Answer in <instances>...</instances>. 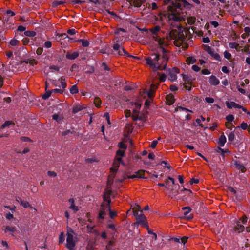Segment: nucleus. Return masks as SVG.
<instances>
[{
  "label": "nucleus",
  "mask_w": 250,
  "mask_h": 250,
  "mask_svg": "<svg viewBox=\"0 0 250 250\" xmlns=\"http://www.w3.org/2000/svg\"><path fill=\"white\" fill-rule=\"evenodd\" d=\"M78 42H81L83 47H88L89 45V42L86 40L80 39L78 40Z\"/></svg>",
  "instance_id": "nucleus-30"
},
{
  "label": "nucleus",
  "mask_w": 250,
  "mask_h": 250,
  "mask_svg": "<svg viewBox=\"0 0 250 250\" xmlns=\"http://www.w3.org/2000/svg\"><path fill=\"white\" fill-rule=\"evenodd\" d=\"M239 127H241L243 130H246L247 129H248L249 126L246 123L242 122L240 124V126L236 127V128H239Z\"/></svg>",
  "instance_id": "nucleus-47"
},
{
  "label": "nucleus",
  "mask_w": 250,
  "mask_h": 250,
  "mask_svg": "<svg viewBox=\"0 0 250 250\" xmlns=\"http://www.w3.org/2000/svg\"><path fill=\"white\" fill-rule=\"evenodd\" d=\"M147 7L148 8H151L152 10H156L158 8L157 4L155 2L149 4V5Z\"/></svg>",
  "instance_id": "nucleus-46"
},
{
  "label": "nucleus",
  "mask_w": 250,
  "mask_h": 250,
  "mask_svg": "<svg viewBox=\"0 0 250 250\" xmlns=\"http://www.w3.org/2000/svg\"><path fill=\"white\" fill-rule=\"evenodd\" d=\"M210 71L207 69H204L201 71V73L203 75H208L210 74Z\"/></svg>",
  "instance_id": "nucleus-64"
},
{
  "label": "nucleus",
  "mask_w": 250,
  "mask_h": 250,
  "mask_svg": "<svg viewBox=\"0 0 250 250\" xmlns=\"http://www.w3.org/2000/svg\"><path fill=\"white\" fill-rule=\"evenodd\" d=\"M15 13L10 10H8L6 12V16H13L15 15Z\"/></svg>",
  "instance_id": "nucleus-62"
},
{
  "label": "nucleus",
  "mask_w": 250,
  "mask_h": 250,
  "mask_svg": "<svg viewBox=\"0 0 250 250\" xmlns=\"http://www.w3.org/2000/svg\"><path fill=\"white\" fill-rule=\"evenodd\" d=\"M226 142V138L224 134L221 135L220 136L218 141V146H219L221 147H223L224 146Z\"/></svg>",
  "instance_id": "nucleus-15"
},
{
  "label": "nucleus",
  "mask_w": 250,
  "mask_h": 250,
  "mask_svg": "<svg viewBox=\"0 0 250 250\" xmlns=\"http://www.w3.org/2000/svg\"><path fill=\"white\" fill-rule=\"evenodd\" d=\"M146 0H132L130 4L135 7H140L142 4L146 2Z\"/></svg>",
  "instance_id": "nucleus-11"
},
{
  "label": "nucleus",
  "mask_w": 250,
  "mask_h": 250,
  "mask_svg": "<svg viewBox=\"0 0 250 250\" xmlns=\"http://www.w3.org/2000/svg\"><path fill=\"white\" fill-rule=\"evenodd\" d=\"M111 193V191L109 190L108 191V196H106L105 193H104L103 195V199L104 201H106L108 203V200L110 199L109 196ZM108 207V204H107V206Z\"/></svg>",
  "instance_id": "nucleus-42"
},
{
  "label": "nucleus",
  "mask_w": 250,
  "mask_h": 250,
  "mask_svg": "<svg viewBox=\"0 0 250 250\" xmlns=\"http://www.w3.org/2000/svg\"><path fill=\"white\" fill-rule=\"evenodd\" d=\"M145 171L144 170H140L135 172L136 175H140L141 177H137V178H144V175Z\"/></svg>",
  "instance_id": "nucleus-44"
},
{
  "label": "nucleus",
  "mask_w": 250,
  "mask_h": 250,
  "mask_svg": "<svg viewBox=\"0 0 250 250\" xmlns=\"http://www.w3.org/2000/svg\"><path fill=\"white\" fill-rule=\"evenodd\" d=\"M82 109L81 106H75L73 108L72 112L73 113H77L78 112L81 111Z\"/></svg>",
  "instance_id": "nucleus-53"
},
{
  "label": "nucleus",
  "mask_w": 250,
  "mask_h": 250,
  "mask_svg": "<svg viewBox=\"0 0 250 250\" xmlns=\"http://www.w3.org/2000/svg\"><path fill=\"white\" fill-rule=\"evenodd\" d=\"M148 112L147 111L140 113L139 115V120L146 122L147 120Z\"/></svg>",
  "instance_id": "nucleus-13"
},
{
  "label": "nucleus",
  "mask_w": 250,
  "mask_h": 250,
  "mask_svg": "<svg viewBox=\"0 0 250 250\" xmlns=\"http://www.w3.org/2000/svg\"><path fill=\"white\" fill-rule=\"evenodd\" d=\"M107 209L108 207H106L104 203H102L101 205L98 218L99 219H104Z\"/></svg>",
  "instance_id": "nucleus-5"
},
{
  "label": "nucleus",
  "mask_w": 250,
  "mask_h": 250,
  "mask_svg": "<svg viewBox=\"0 0 250 250\" xmlns=\"http://www.w3.org/2000/svg\"><path fill=\"white\" fill-rule=\"evenodd\" d=\"M19 42V41L17 40L13 39L10 41V45L12 46H16L18 43Z\"/></svg>",
  "instance_id": "nucleus-51"
},
{
  "label": "nucleus",
  "mask_w": 250,
  "mask_h": 250,
  "mask_svg": "<svg viewBox=\"0 0 250 250\" xmlns=\"http://www.w3.org/2000/svg\"><path fill=\"white\" fill-rule=\"evenodd\" d=\"M209 82L211 85L216 86L219 84L220 81L214 75H211L209 77Z\"/></svg>",
  "instance_id": "nucleus-10"
},
{
  "label": "nucleus",
  "mask_w": 250,
  "mask_h": 250,
  "mask_svg": "<svg viewBox=\"0 0 250 250\" xmlns=\"http://www.w3.org/2000/svg\"><path fill=\"white\" fill-rule=\"evenodd\" d=\"M52 119L60 124L63 121V117L62 116H59L57 114L52 115Z\"/></svg>",
  "instance_id": "nucleus-20"
},
{
  "label": "nucleus",
  "mask_w": 250,
  "mask_h": 250,
  "mask_svg": "<svg viewBox=\"0 0 250 250\" xmlns=\"http://www.w3.org/2000/svg\"><path fill=\"white\" fill-rule=\"evenodd\" d=\"M226 104L227 106V107L229 109H231L232 108H240L241 107V105H239V104L234 102H226Z\"/></svg>",
  "instance_id": "nucleus-9"
},
{
  "label": "nucleus",
  "mask_w": 250,
  "mask_h": 250,
  "mask_svg": "<svg viewBox=\"0 0 250 250\" xmlns=\"http://www.w3.org/2000/svg\"><path fill=\"white\" fill-rule=\"evenodd\" d=\"M26 63H29L32 66H34L35 64H37V61L35 60H32L31 59H28L25 61Z\"/></svg>",
  "instance_id": "nucleus-37"
},
{
  "label": "nucleus",
  "mask_w": 250,
  "mask_h": 250,
  "mask_svg": "<svg viewBox=\"0 0 250 250\" xmlns=\"http://www.w3.org/2000/svg\"><path fill=\"white\" fill-rule=\"evenodd\" d=\"M111 203V200H108V210L109 212V216L111 218H113L117 215V212L115 211H113L111 209V206L110 205Z\"/></svg>",
  "instance_id": "nucleus-14"
},
{
  "label": "nucleus",
  "mask_w": 250,
  "mask_h": 250,
  "mask_svg": "<svg viewBox=\"0 0 250 250\" xmlns=\"http://www.w3.org/2000/svg\"><path fill=\"white\" fill-rule=\"evenodd\" d=\"M216 151L218 153H221L223 156H225V153H230V151L228 149L224 150L220 147H217Z\"/></svg>",
  "instance_id": "nucleus-32"
},
{
  "label": "nucleus",
  "mask_w": 250,
  "mask_h": 250,
  "mask_svg": "<svg viewBox=\"0 0 250 250\" xmlns=\"http://www.w3.org/2000/svg\"><path fill=\"white\" fill-rule=\"evenodd\" d=\"M146 219V217L142 213V211H141L140 216L136 219L137 223L144 227L148 228V225L145 222Z\"/></svg>",
  "instance_id": "nucleus-7"
},
{
  "label": "nucleus",
  "mask_w": 250,
  "mask_h": 250,
  "mask_svg": "<svg viewBox=\"0 0 250 250\" xmlns=\"http://www.w3.org/2000/svg\"><path fill=\"white\" fill-rule=\"evenodd\" d=\"M16 230H17V229L15 227L7 226L5 227L4 232H5V233H7L8 231H10V232L14 233V232H16Z\"/></svg>",
  "instance_id": "nucleus-26"
},
{
  "label": "nucleus",
  "mask_w": 250,
  "mask_h": 250,
  "mask_svg": "<svg viewBox=\"0 0 250 250\" xmlns=\"http://www.w3.org/2000/svg\"><path fill=\"white\" fill-rule=\"evenodd\" d=\"M226 119L227 121L231 122L234 120V117L232 114H229L226 117Z\"/></svg>",
  "instance_id": "nucleus-49"
},
{
  "label": "nucleus",
  "mask_w": 250,
  "mask_h": 250,
  "mask_svg": "<svg viewBox=\"0 0 250 250\" xmlns=\"http://www.w3.org/2000/svg\"><path fill=\"white\" fill-rule=\"evenodd\" d=\"M61 40L65 39L66 38H69V37L66 33L58 34L57 35Z\"/></svg>",
  "instance_id": "nucleus-45"
},
{
  "label": "nucleus",
  "mask_w": 250,
  "mask_h": 250,
  "mask_svg": "<svg viewBox=\"0 0 250 250\" xmlns=\"http://www.w3.org/2000/svg\"><path fill=\"white\" fill-rule=\"evenodd\" d=\"M118 147L121 149H126L127 148V145L123 142H121L118 144Z\"/></svg>",
  "instance_id": "nucleus-52"
},
{
  "label": "nucleus",
  "mask_w": 250,
  "mask_h": 250,
  "mask_svg": "<svg viewBox=\"0 0 250 250\" xmlns=\"http://www.w3.org/2000/svg\"><path fill=\"white\" fill-rule=\"evenodd\" d=\"M64 3L63 1H54L52 3V6L53 8L57 7L58 5L62 4Z\"/></svg>",
  "instance_id": "nucleus-38"
},
{
  "label": "nucleus",
  "mask_w": 250,
  "mask_h": 250,
  "mask_svg": "<svg viewBox=\"0 0 250 250\" xmlns=\"http://www.w3.org/2000/svg\"><path fill=\"white\" fill-rule=\"evenodd\" d=\"M75 133V131L74 130V128H71L69 129H66L62 133V136H65L67 135H69L70 134H73Z\"/></svg>",
  "instance_id": "nucleus-23"
},
{
  "label": "nucleus",
  "mask_w": 250,
  "mask_h": 250,
  "mask_svg": "<svg viewBox=\"0 0 250 250\" xmlns=\"http://www.w3.org/2000/svg\"><path fill=\"white\" fill-rule=\"evenodd\" d=\"M235 165L237 169L240 170L242 172H245L246 169L245 167L239 161H235Z\"/></svg>",
  "instance_id": "nucleus-16"
},
{
  "label": "nucleus",
  "mask_w": 250,
  "mask_h": 250,
  "mask_svg": "<svg viewBox=\"0 0 250 250\" xmlns=\"http://www.w3.org/2000/svg\"><path fill=\"white\" fill-rule=\"evenodd\" d=\"M51 93H52L51 91L46 90L45 93L44 94H43L42 96V99L44 100L47 99L51 96Z\"/></svg>",
  "instance_id": "nucleus-40"
},
{
  "label": "nucleus",
  "mask_w": 250,
  "mask_h": 250,
  "mask_svg": "<svg viewBox=\"0 0 250 250\" xmlns=\"http://www.w3.org/2000/svg\"><path fill=\"white\" fill-rule=\"evenodd\" d=\"M229 46L230 48L237 49V48L239 46V44L236 42H230L229 44Z\"/></svg>",
  "instance_id": "nucleus-50"
},
{
  "label": "nucleus",
  "mask_w": 250,
  "mask_h": 250,
  "mask_svg": "<svg viewBox=\"0 0 250 250\" xmlns=\"http://www.w3.org/2000/svg\"><path fill=\"white\" fill-rule=\"evenodd\" d=\"M94 103L96 107H99L101 104V101L99 97H96L94 99Z\"/></svg>",
  "instance_id": "nucleus-34"
},
{
  "label": "nucleus",
  "mask_w": 250,
  "mask_h": 250,
  "mask_svg": "<svg viewBox=\"0 0 250 250\" xmlns=\"http://www.w3.org/2000/svg\"><path fill=\"white\" fill-rule=\"evenodd\" d=\"M164 3L165 4L170 3L174 8L179 10H183L184 8L190 9L192 6V5L186 0H175V1H172L171 0H164Z\"/></svg>",
  "instance_id": "nucleus-2"
},
{
  "label": "nucleus",
  "mask_w": 250,
  "mask_h": 250,
  "mask_svg": "<svg viewBox=\"0 0 250 250\" xmlns=\"http://www.w3.org/2000/svg\"><path fill=\"white\" fill-rule=\"evenodd\" d=\"M21 140L23 142H32V140L30 138H29L27 137H24V136L21 137Z\"/></svg>",
  "instance_id": "nucleus-59"
},
{
  "label": "nucleus",
  "mask_w": 250,
  "mask_h": 250,
  "mask_svg": "<svg viewBox=\"0 0 250 250\" xmlns=\"http://www.w3.org/2000/svg\"><path fill=\"white\" fill-rule=\"evenodd\" d=\"M179 194V192L178 191V189L175 190L174 191H170V195L169 196L171 197V199H177L178 200V197L177 196Z\"/></svg>",
  "instance_id": "nucleus-24"
},
{
  "label": "nucleus",
  "mask_w": 250,
  "mask_h": 250,
  "mask_svg": "<svg viewBox=\"0 0 250 250\" xmlns=\"http://www.w3.org/2000/svg\"><path fill=\"white\" fill-rule=\"evenodd\" d=\"M182 209L183 210H185L183 213L184 216L185 218L189 220L193 218V215L190 213L191 211L190 207L188 206L184 207L182 208Z\"/></svg>",
  "instance_id": "nucleus-6"
},
{
  "label": "nucleus",
  "mask_w": 250,
  "mask_h": 250,
  "mask_svg": "<svg viewBox=\"0 0 250 250\" xmlns=\"http://www.w3.org/2000/svg\"><path fill=\"white\" fill-rule=\"evenodd\" d=\"M116 155L117 156L123 157L125 155V151L119 149L116 152Z\"/></svg>",
  "instance_id": "nucleus-55"
},
{
  "label": "nucleus",
  "mask_w": 250,
  "mask_h": 250,
  "mask_svg": "<svg viewBox=\"0 0 250 250\" xmlns=\"http://www.w3.org/2000/svg\"><path fill=\"white\" fill-rule=\"evenodd\" d=\"M228 140L229 142H232L235 138V135L233 132H230L228 134Z\"/></svg>",
  "instance_id": "nucleus-36"
},
{
  "label": "nucleus",
  "mask_w": 250,
  "mask_h": 250,
  "mask_svg": "<svg viewBox=\"0 0 250 250\" xmlns=\"http://www.w3.org/2000/svg\"><path fill=\"white\" fill-rule=\"evenodd\" d=\"M160 55L158 53H153L150 56L145 58L146 63L155 72L158 70H164L166 68L167 64H165L164 67L162 68L159 63L158 61L160 59Z\"/></svg>",
  "instance_id": "nucleus-1"
},
{
  "label": "nucleus",
  "mask_w": 250,
  "mask_h": 250,
  "mask_svg": "<svg viewBox=\"0 0 250 250\" xmlns=\"http://www.w3.org/2000/svg\"><path fill=\"white\" fill-rule=\"evenodd\" d=\"M118 54L119 55L122 56V55H125L128 57H132V56L128 54V53L125 50V48L124 47L120 48L118 50Z\"/></svg>",
  "instance_id": "nucleus-21"
},
{
  "label": "nucleus",
  "mask_w": 250,
  "mask_h": 250,
  "mask_svg": "<svg viewBox=\"0 0 250 250\" xmlns=\"http://www.w3.org/2000/svg\"><path fill=\"white\" fill-rule=\"evenodd\" d=\"M248 220V218L246 215H243L237 221H240V224H246Z\"/></svg>",
  "instance_id": "nucleus-41"
},
{
  "label": "nucleus",
  "mask_w": 250,
  "mask_h": 250,
  "mask_svg": "<svg viewBox=\"0 0 250 250\" xmlns=\"http://www.w3.org/2000/svg\"><path fill=\"white\" fill-rule=\"evenodd\" d=\"M224 56L225 58H226L228 60L230 59L231 57V54L228 52L227 51H225L224 53Z\"/></svg>",
  "instance_id": "nucleus-54"
},
{
  "label": "nucleus",
  "mask_w": 250,
  "mask_h": 250,
  "mask_svg": "<svg viewBox=\"0 0 250 250\" xmlns=\"http://www.w3.org/2000/svg\"><path fill=\"white\" fill-rule=\"evenodd\" d=\"M160 27L159 25H157L153 28L149 29V31L153 35H157V33L160 30Z\"/></svg>",
  "instance_id": "nucleus-25"
},
{
  "label": "nucleus",
  "mask_w": 250,
  "mask_h": 250,
  "mask_svg": "<svg viewBox=\"0 0 250 250\" xmlns=\"http://www.w3.org/2000/svg\"><path fill=\"white\" fill-rule=\"evenodd\" d=\"M205 101L208 103H213L214 102V100L213 98L211 97H206Z\"/></svg>",
  "instance_id": "nucleus-60"
},
{
  "label": "nucleus",
  "mask_w": 250,
  "mask_h": 250,
  "mask_svg": "<svg viewBox=\"0 0 250 250\" xmlns=\"http://www.w3.org/2000/svg\"><path fill=\"white\" fill-rule=\"evenodd\" d=\"M244 229L245 227L240 224V221H236V224L233 227L234 232L239 233L243 232Z\"/></svg>",
  "instance_id": "nucleus-8"
},
{
  "label": "nucleus",
  "mask_w": 250,
  "mask_h": 250,
  "mask_svg": "<svg viewBox=\"0 0 250 250\" xmlns=\"http://www.w3.org/2000/svg\"><path fill=\"white\" fill-rule=\"evenodd\" d=\"M183 79L185 83L192 82V80L191 78L186 75H183Z\"/></svg>",
  "instance_id": "nucleus-43"
},
{
  "label": "nucleus",
  "mask_w": 250,
  "mask_h": 250,
  "mask_svg": "<svg viewBox=\"0 0 250 250\" xmlns=\"http://www.w3.org/2000/svg\"><path fill=\"white\" fill-rule=\"evenodd\" d=\"M51 91L52 93L62 94L63 92V90L61 89H54Z\"/></svg>",
  "instance_id": "nucleus-58"
},
{
  "label": "nucleus",
  "mask_w": 250,
  "mask_h": 250,
  "mask_svg": "<svg viewBox=\"0 0 250 250\" xmlns=\"http://www.w3.org/2000/svg\"><path fill=\"white\" fill-rule=\"evenodd\" d=\"M157 35H153V39L158 43L159 45L161 46H163L164 44V40L157 37Z\"/></svg>",
  "instance_id": "nucleus-22"
},
{
  "label": "nucleus",
  "mask_w": 250,
  "mask_h": 250,
  "mask_svg": "<svg viewBox=\"0 0 250 250\" xmlns=\"http://www.w3.org/2000/svg\"><path fill=\"white\" fill-rule=\"evenodd\" d=\"M179 69L177 68L174 67L168 70V79L174 81L177 79L176 74L179 73Z\"/></svg>",
  "instance_id": "nucleus-4"
},
{
  "label": "nucleus",
  "mask_w": 250,
  "mask_h": 250,
  "mask_svg": "<svg viewBox=\"0 0 250 250\" xmlns=\"http://www.w3.org/2000/svg\"><path fill=\"white\" fill-rule=\"evenodd\" d=\"M43 51V48L42 47H38L36 50V53L38 55H41Z\"/></svg>",
  "instance_id": "nucleus-63"
},
{
  "label": "nucleus",
  "mask_w": 250,
  "mask_h": 250,
  "mask_svg": "<svg viewBox=\"0 0 250 250\" xmlns=\"http://www.w3.org/2000/svg\"><path fill=\"white\" fill-rule=\"evenodd\" d=\"M79 52L77 51L74 52L72 53H70V52H67V54H66V58L67 59L71 60H74V59H76L79 56Z\"/></svg>",
  "instance_id": "nucleus-12"
},
{
  "label": "nucleus",
  "mask_w": 250,
  "mask_h": 250,
  "mask_svg": "<svg viewBox=\"0 0 250 250\" xmlns=\"http://www.w3.org/2000/svg\"><path fill=\"white\" fill-rule=\"evenodd\" d=\"M69 202L71 203V205L69 208L73 210L74 212L78 211L79 208L77 206H75L74 204V200L73 198H70L69 199Z\"/></svg>",
  "instance_id": "nucleus-17"
},
{
  "label": "nucleus",
  "mask_w": 250,
  "mask_h": 250,
  "mask_svg": "<svg viewBox=\"0 0 250 250\" xmlns=\"http://www.w3.org/2000/svg\"><path fill=\"white\" fill-rule=\"evenodd\" d=\"M11 125H14V123L11 121H6L2 125H1V128H4L6 127H8L10 126Z\"/></svg>",
  "instance_id": "nucleus-35"
},
{
  "label": "nucleus",
  "mask_w": 250,
  "mask_h": 250,
  "mask_svg": "<svg viewBox=\"0 0 250 250\" xmlns=\"http://www.w3.org/2000/svg\"><path fill=\"white\" fill-rule=\"evenodd\" d=\"M213 59L215 60L221 61V58L220 55L218 53H215L214 51H213L211 54H209Z\"/></svg>",
  "instance_id": "nucleus-27"
},
{
  "label": "nucleus",
  "mask_w": 250,
  "mask_h": 250,
  "mask_svg": "<svg viewBox=\"0 0 250 250\" xmlns=\"http://www.w3.org/2000/svg\"><path fill=\"white\" fill-rule=\"evenodd\" d=\"M191 83L192 82L185 83L184 84V87L188 91L191 90L192 89V87L191 86Z\"/></svg>",
  "instance_id": "nucleus-48"
},
{
  "label": "nucleus",
  "mask_w": 250,
  "mask_h": 250,
  "mask_svg": "<svg viewBox=\"0 0 250 250\" xmlns=\"http://www.w3.org/2000/svg\"><path fill=\"white\" fill-rule=\"evenodd\" d=\"M73 230L69 228L67 229L66 247L69 250H74L76 243L73 240Z\"/></svg>",
  "instance_id": "nucleus-3"
},
{
  "label": "nucleus",
  "mask_w": 250,
  "mask_h": 250,
  "mask_svg": "<svg viewBox=\"0 0 250 250\" xmlns=\"http://www.w3.org/2000/svg\"><path fill=\"white\" fill-rule=\"evenodd\" d=\"M160 49L162 50V52L163 53L162 57L164 61L167 62L169 59L167 51L162 46L160 47Z\"/></svg>",
  "instance_id": "nucleus-19"
},
{
  "label": "nucleus",
  "mask_w": 250,
  "mask_h": 250,
  "mask_svg": "<svg viewBox=\"0 0 250 250\" xmlns=\"http://www.w3.org/2000/svg\"><path fill=\"white\" fill-rule=\"evenodd\" d=\"M104 117L106 119V120H107V123L108 125H110L111 124V123H110V116H109V114L107 112H106L104 113Z\"/></svg>",
  "instance_id": "nucleus-57"
},
{
  "label": "nucleus",
  "mask_w": 250,
  "mask_h": 250,
  "mask_svg": "<svg viewBox=\"0 0 250 250\" xmlns=\"http://www.w3.org/2000/svg\"><path fill=\"white\" fill-rule=\"evenodd\" d=\"M24 34L27 37H33L36 36V33L34 31L27 30L25 31Z\"/></svg>",
  "instance_id": "nucleus-28"
},
{
  "label": "nucleus",
  "mask_w": 250,
  "mask_h": 250,
  "mask_svg": "<svg viewBox=\"0 0 250 250\" xmlns=\"http://www.w3.org/2000/svg\"><path fill=\"white\" fill-rule=\"evenodd\" d=\"M167 104L168 105H172L175 101L174 96L172 95H167L166 97Z\"/></svg>",
  "instance_id": "nucleus-18"
},
{
  "label": "nucleus",
  "mask_w": 250,
  "mask_h": 250,
  "mask_svg": "<svg viewBox=\"0 0 250 250\" xmlns=\"http://www.w3.org/2000/svg\"><path fill=\"white\" fill-rule=\"evenodd\" d=\"M65 235L63 232H61L59 235V243L62 244L64 242Z\"/></svg>",
  "instance_id": "nucleus-33"
},
{
  "label": "nucleus",
  "mask_w": 250,
  "mask_h": 250,
  "mask_svg": "<svg viewBox=\"0 0 250 250\" xmlns=\"http://www.w3.org/2000/svg\"><path fill=\"white\" fill-rule=\"evenodd\" d=\"M79 92L78 88L76 85H74L71 86L70 89V92L72 94H75L78 93Z\"/></svg>",
  "instance_id": "nucleus-29"
},
{
  "label": "nucleus",
  "mask_w": 250,
  "mask_h": 250,
  "mask_svg": "<svg viewBox=\"0 0 250 250\" xmlns=\"http://www.w3.org/2000/svg\"><path fill=\"white\" fill-rule=\"evenodd\" d=\"M206 49L205 50L207 52H208L209 54H211V52L213 51L211 48V47L208 45H206Z\"/></svg>",
  "instance_id": "nucleus-61"
},
{
  "label": "nucleus",
  "mask_w": 250,
  "mask_h": 250,
  "mask_svg": "<svg viewBox=\"0 0 250 250\" xmlns=\"http://www.w3.org/2000/svg\"><path fill=\"white\" fill-rule=\"evenodd\" d=\"M59 81H60L61 83V86L62 88L64 89L67 86V84L66 82H65V79L63 77H61L59 79Z\"/></svg>",
  "instance_id": "nucleus-31"
},
{
  "label": "nucleus",
  "mask_w": 250,
  "mask_h": 250,
  "mask_svg": "<svg viewBox=\"0 0 250 250\" xmlns=\"http://www.w3.org/2000/svg\"><path fill=\"white\" fill-rule=\"evenodd\" d=\"M101 67H102L105 71H109L110 70V68L107 66V65L105 62H103L101 64Z\"/></svg>",
  "instance_id": "nucleus-56"
},
{
  "label": "nucleus",
  "mask_w": 250,
  "mask_h": 250,
  "mask_svg": "<svg viewBox=\"0 0 250 250\" xmlns=\"http://www.w3.org/2000/svg\"><path fill=\"white\" fill-rule=\"evenodd\" d=\"M21 205L23 206L25 208H27L28 207L30 208H32V207L30 206L29 203L27 201H25L24 200H22V201L21 202Z\"/></svg>",
  "instance_id": "nucleus-39"
}]
</instances>
